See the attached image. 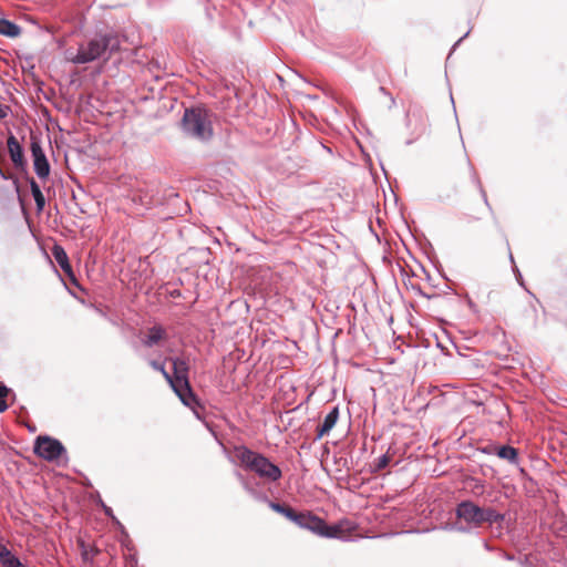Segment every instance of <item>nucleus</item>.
I'll list each match as a JSON object with an SVG mask.
<instances>
[{
  "label": "nucleus",
  "mask_w": 567,
  "mask_h": 567,
  "mask_svg": "<svg viewBox=\"0 0 567 567\" xmlns=\"http://www.w3.org/2000/svg\"><path fill=\"white\" fill-rule=\"evenodd\" d=\"M508 256H509V260H511V262L513 264V268H514L516 265H515V261H514L513 254L509 251V252H508Z\"/></svg>",
  "instance_id": "obj_34"
},
{
  "label": "nucleus",
  "mask_w": 567,
  "mask_h": 567,
  "mask_svg": "<svg viewBox=\"0 0 567 567\" xmlns=\"http://www.w3.org/2000/svg\"><path fill=\"white\" fill-rule=\"evenodd\" d=\"M120 50L118 33L113 29L104 28L81 41L76 53L69 60L73 64H87L97 60L109 61Z\"/></svg>",
  "instance_id": "obj_1"
},
{
  "label": "nucleus",
  "mask_w": 567,
  "mask_h": 567,
  "mask_svg": "<svg viewBox=\"0 0 567 567\" xmlns=\"http://www.w3.org/2000/svg\"><path fill=\"white\" fill-rule=\"evenodd\" d=\"M513 270H514V272H515V275H516V279H517L518 284H519L522 287H524V288H525V290L527 291V293H528V295H530L532 297H534V298H535V295H534L529 289H527V288L524 286L523 277H522V274H520L519 269L517 268V266H515Z\"/></svg>",
  "instance_id": "obj_24"
},
{
  "label": "nucleus",
  "mask_w": 567,
  "mask_h": 567,
  "mask_svg": "<svg viewBox=\"0 0 567 567\" xmlns=\"http://www.w3.org/2000/svg\"><path fill=\"white\" fill-rule=\"evenodd\" d=\"M470 32H471V30H468V31H467L463 37H461V38H460V39H458V40L453 44V47H452V49H451V53H453V52L455 51V49L460 45V43H461L465 38H467V37H468Z\"/></svg>",
  "instance_id": "obj_28"
},
{
  "label": "nucleus",
  "mask_w": 567,
  "mask_h": 567,
  "mask_svg": "<svg viewBox=\"0 0 567 567\" xmlns=\"http://www.w3.org/2000/svg\"><path fill=\"white\" fill-rule=\"evenodd\" d=\"M165 331L159 326H154L148 330L147 336L142 340L143 344L147 348H152L157 344L164 338Z\"/></svg>",
  "instance_id": "obj_18"
},
{
  "label": "nucleus",
  "mask_w": 567,
  "mask_h": 567,
  "mask_svg": "<svg viewBox=\"0 0 567 567\" xmlns=\"http://www.w3.org/2000/svg\"><path fill=\"white\" fill-rule=\"evenodd\" d=\"M148 364L152 367L153 370L161 372L165 380L169 383L171 373L166 371L164 362L151 359L148 360Z\"/></svg>",
  "instance_id": "obj_20"
},
{
  "label": "nucleus",
  "mask_w": 567,
  "mask_h": 567,
  "mask_svg": "<svg viewBox=\"0 0 567 567\" xmlns=\"http://www.w3.org/2000/svg\"><path fill=\"white\" fill-rule=\"evenodd\" d=\"M30 151L33 159V169L40 179H47L51 172L50 163L42 148L41 140L31 134L30 136Z\"/></svg>",
  "instance_id": "obj_9"
},
{
  "label": "nucleus",
  "mask_w": 567,
  "mask_h": 567,
  "mask_svg": "<svg viewBox=\"0 0 567 567\" xmlns=\"http://www.w3.org/2000/svg\"><path fill=\"white\" fill-rule=\"evenodd\" d=\"M33 453L48 462H56L58 464L61 461H63V464L69 462L65 446L60 440L50 435H39L35 437Z\"/></svg>",
  "instance_id": "obj_7"
},
{
  "label": "nucleus",
  "mask_w": 567,
  "mask_h": 567,
  "mask_svg": "<svg viewBox=\"0 0 567 567\" xmlns=\"http://www.w3.org/2000/svg\"><path fill=\"white\" fill-rule=\"evenodd\" d=\"M10 393H12V389L0 381V413H3L8 410L9 405L7 403V399L9 398Z\"/></svg>",
  "instance_id": "obj_19"
},
{
  "label": "nucleus",
  "mask_w": 567,
  "mask_h": 567,
  "mask_svg": "<svg viewBox=\"0 0 567 567\" xmlns=\"http://www.w3.org/2000/svg\"><path fill=\"white\" fill-rule=\"evenodd\" d=\"M24 178L29 183L30 190H31L32 197L34 199L37 210H38V213H41L45 206L44 195H43L39 184L37 183V181L32 176H30L29 173H27Z\"/></svg>",
  "instance_id": "obj_14"
},
{
  "label": "nucleus",
  "mask_w": 567,
  "mask_h": 567,
  "mask_svg": "<svg viewBox=\"0 0 567 567\" xmlns=\"http://www.w3.org/2000/svg\"><path fill=\"white\" fill-rule=\"evenodd\" d=\"M234 454L241 466L256 473L260 478L277 482L282 476V472L278 465L246 445L235 446Z\"/></svg>",
  "instance_id": "obj_5"
},
{
  "label": "nucleus",
  "mask_w": 567,
  "mask_h": 567,
  "mask_svg": "<svg viewBox=\"0 0 567 567\" xmlns=\"http://www.w3.org/2000/svg\"><path fill=\"white\" fill-rule=\"evenodd\" d=\"M471 169H472V181L475 184V186L477 187V189L480 190V185H482V182H481L478 175L476 174V172L474 171L473 166H471Z\"/></svg>",
  "instance_id": "obj_26"
},
{
  "label": "nucleus",
  "mask_w": 567,
  "mask_h": 567,
  "mask_svg": "<svg viewBox=\"0 0 567 567\" xmlns=\"http://www.w3.org/2000/svg\"><path fill=\"white\" fill-rule=\"evenodd\" d=\"M456 518L471 528L496 526L503 528L505 514L499 513L493 506H480L471 499L460 502L455 507Z\"/></svg>",
  "instance_id": "obj_3"
},
{
  "label": "nucleus",
  "mask_w": 567,
  "mask_h": 567,
  "mask_svg": "<svg viewBox=\"0 0 567 567\" xmlns=\"http://www.w3.org/2000/svg\"><path fill=\"white\" fill-rule=\"evenodd\" d=\"M7 145H8V152H9V155H10L13 166L18 171H20V172L24 173V175H27L28 161L24 156V150L12 133H10L8 136Z\"/></svg>",
  "instance_id": "obj_10"
},
{
  "label": "nucleus",
  "mask_w": 567,
  "mask_h": 567,
  "mask_svg": "<svg viewBox=\"0 0 567 567\" xmlns=\"http://www.w3.org/2000/svg\"><path fill=\"white\" fill-rule=\"evenodd\" d=\"M478 451L487 455L496 454V445L488 444L480 447Z\"/></svg>",
  "instance_id": "obj_25"
},
{
  "label": "nucleus",
  "mask_w": 567,
  "mask_h": 567,
  "mask_svg": "<svg viewBox=\"0 0 567 567\" xmlns=\"http://www.w3.org/2000/svg\"><path fill=\"white\" fill-rule=\"evenodd\" d=\"M478 192H480V194L482 196V199H483L485 206L487 207V209L489 210V213L493 216L494 220L496 221V218H495V215H494V210H493V208H492V206H491V204L488 202L487 194H486L483 185H480V190Z\"/></svg>",
  "instance_id": "obj_23"
},
{
  "label": "nucleus",
  "mask_w": 567,
  "mask_h": 567,
  "mask_svg": "<svg viewBox=\"0 0 567 567\" xmlns=\"http://www.w3.org/2000/svg\"><path fill=\"white\" fill-rule=\"evenodd\" d=\"M9 398H10V400H11V403H13V402L16 401L17 395H16V393L12 391V393H10Z\"/></svg>",
  "instance_id": "obj_33"
},
{
  "label": "nucleus",
  "mask_w": 567,
  "mask_h": 567,
  "mask_svg": "<svg viewBox=\"0 0 567 567\" xmlns=\"http://www.w3.org/2000/svg\"><path fill=\"white\" fill-rule=\"evenodd\" d=\"M185 135L206 142L213 136L212 123L206 111L202 109H186L181 122Z\"/></svg>",
  "instance_id": "obj_6"
},
{
  "label": "nucleus",
  "mask_w": 567,
  "mask_h": 567,
  "mask_svg": "<svg viewBox=\"0 0 567 567\" xmlns=\"http://www.w3.org/2000/svg\"><path fill=\"white\" fill-rule=\"evenodd\" d=\"M338 419H339V408L334 406L324 416L323 422L318 426L316 439L320 440L326 434H328L337 424Z\"/></svg>",
  "instance_id": "obj_13"
},
{
  "label": "nucleus",
  "mask_w": 567,
  "mask_h": 567,
  "mask_svg": "<svg viewBox=\"0 0 567 567\" xmlns=\"http://www.w3.org/2000/svg\"><path fill=\"white\" fill-rule=\"evenodd\" d=\"M405 125L410 131V137L405 145H412L427 133V118L421 110L410 109L405 115Z\"/></svg>",
  "instance_id": "obj_8"
},
{
  "label": "nucleus",
  "mask_w": 567,
  "mask_h": 567,
  "mask_svg": "<svg viewBox=\"0 0 567 567\" xmlns=\"http://www.w3.org/2000/svg\"><path fill=\"white\" fill-rule=\"evenodd\" d=\"M10 107L7 106V105H2L0 103V120H3L8 116V112H9Z\"/></svg>",
  "instance_id": "obj_27"
},
{
  "label": "nucleus",
  "mask_w": 567,
  "mask_h": 567,
  "mask_svg": "<svg viewBox=\"0 0 567 567\" xmlns=\"http://www.w3.org/2000/svg\"><path fill=\"white\" fill-rule=\"evenodd\" d=\"M496 455L502 460L508 461L511 464L517 465L519 463L518 450L512 445L496 446Z\"/></svg>",
  "instance_id": "obj_15"
},
{
  "label": "nucleus",
  "mask_w": 567,
  "mask_h": 567,
  "mask_svg": "<svg viewBox=\"0 0 567 567\" xmlns=\"http://www.w3.org/2000/svg\"><path fill=\"white\" fill-rule=\"evenodd\" d=\"M116 525L121 528V532H125L124 526L121 524V522L116 520Z\"/></svg>",
  "instance_id": "obj_35"
},
{
  "label": "nucleus",
  "mask_w": 567,
  "mask_h": 567,
  "mask_svg": "<svg viewBox=\"0 0 567 567\" xmlns=\"http://www.w3.org/2000/svg\"><path fill=\"white\" fill-rule=\"evenodd\" d=\"M237 478L239 480L243 488L257 502L267 503L269 499L268 495L261 491L259 483L255 478L245 477L241 473H236Z\"/></svg>",
  "instance_id": "obj_11"
},
{
  "label": "nucleus",
  "mask_w": 567,
  "mask_h": 567,
  "mask_svg": "<svg viewBox=\"0 0 567 567\" xmlns=\"http://www.w3.org/2000/svg\"><path fill=\"white\" fill-rule=\"evenodd\" d=\"M29 431L34 432L35 431V426H30Z\"/></svg>",
  "instance_id": "obj_36"
},
{
  "label": "nucleus",
  "mask_w": 567,
  "mask_h": 567,
  "mask_svg": "<svg viewBox=\"0 0 567 567\" xmlns=\"http://www.w3.org/2000/svg\"><path fill=\"white\" fill-rule=\"evenodd\" d=\"M405 532H425V533H429V532H432V529L429 528V527H425L423 529H406Z\"/></svg>",
  "instance_id": "obj_31"
},
{
  "label": "nucleus",
  "mask_w": 567,
  "mask_h": 567,
  "mask_svg": "<svg viewBox=\"0 0 567 567\" xmlns=\"http://www.w3.org/2000/svg\"><path fill=\"white\" fill-rule=\"evenodd\" d=\"M321 536H326V537H337L339 536L340 534H332V533H329V534H320Z\"/></svg>",
  "instance_id": "obj_32"
},
{
  "label": "nucleus",
  "mask_w": 567,
  "mask_h": 567,
  "mask_svg": "<svg viewBox=\"0 0 567 567\" xmlns=\"http://www.w3.org/2000/svg\"><path fill=\"white\" fill-rule=\"evenodd\" d=\"M22 29L20 25L8 19H0V34L7 38H17L21 34Z\"/></svg>",
  "instance_id": "obj_17"
},
{
  "label": "nucleus",
  "mask_w": 567,
  "mask_h": 567,
  "mask_svg": "<svg viewBox=\"0 0 567 567\" xmlns=\"http://www.w3.org/2000/svg\"><path fill=\"white\" fill-rule=\"evenodd\" d=\"M168 360L173 364V374H171L169 381L171 388L181 402L199 417L198 409L202 405L188 380V363L182 358H169Z\"/></svg>",
  "instance_id": "obj_4"
},
{
  "label": "nucleus",
  "mask_w": 567,
  "mask_h": 567,
  "mask_svg": "<svg viewBox=\"0 0 567 567\" xmlns=\"http://www.w3.org/2000/svg\"><path fill=\"white\" fill-rule=\"evenodd\" d=\"M52 255L54 257V260L60 266V268L63 270V272L69 276L73 281H75V276L72 269V266L69 261V257L64 248L58 244H55L52 248Z\"/></svg>",
  "instance_id": "obj_12"
},
{
  "label": "nucleus",
  "mask_w": 567,
  "mask_h": 567,
  "mask_svg": "<svg viewBox=\"0 0 567 567\" xmlns=\"http://www.w3.org/2000/svg\"><path fill=\"white\" fill-rule=\"evenodd\" d=\"M478 192H480V194L482 196V199H483L485 206L487 207V209L489 210V213L493 216L494 220L496 221V218H495V215H494V210H493V208H492V206H491V204L488 202L487 194H486L483 185H480V190Z\"/></svg>",
  "instance_id": "obj_22"
},
{
  "label": "nucleus",
  "mask_w": 567,
  "mask_h": 567,
  "mask_svg": "<svg viewBox=\"0 0 567 567\" xmlns=\"http://www.w3.org/2000/svg\"><path fill=\"white\" fill-rule=\"evenodd\" d=\"M379 91H380L381 93H383V94H385V95H389V96H390V101H391V105H390V107H392V106H394V105H395V99H394L390 93H388V91L385 90V87L380 86V87H379Z\"/></svg>",
  "instance_id": "obj_29"
},
{
  "label": "nucleus",
  "mask_w": 567,
  "mask_h": 567,
  "mask_svg": "<svg viewBox=\"0 0 567 567\" xmlns=\"http://www.w3.org/2000/svg\"><path fill=\"white\" fill-rule=\"evenodd\" d=\"M268 506L291 522L296 527L308 532H357L348 520L329 524L323 517L308 511H297L286 503L270 501Z\"/></svg>",
  "instance_id": "obj_2"
},
{
  "label": "nucleus",
  "mask_w": 567,
  "mask_h": 567,
  "mask_svg": "<svg viewBox=\"0 0 567 567\" xmlns=\"http://www.w3.org/2000/svg\"><path fill=\"white\" fill-rule=\"evenodd\" d=\"M104 512L107 516H112V508L107 507L104 503H102Z\"/></svg>",
  "instance_id": "obj_30"
},
{
  "label": "nucleus",
  "mask_w": 567,
  "mask_h": 567,
  "mask_svg": "<svg viewBox=\"0 0 567 567\" xmlns=\"http://www.w3.org/2000/svg\"><path fill=\"white\" fill-rule=\"evenodd\" d=\"M78 545L81 549V557H82L83 561L92 564L93 558L99 553L97 548L93 544H91L90 542H87L86 539H84L82 537L78 538Z\"/></svg>",
  "instance_id": "obj_16"
},
{
  "label": "nucleus",
  "mask_w": 567,
  "mask_h": 567,
  "mask_svg": "<svg viewBox=\"0 0 567 567\" xmlns=\"http://www.w3.org/2000/svg\"><path fill=\"white\" fill-rule=\"evenodd\" d=\"M389 463H390V456L388 454H382L381 456H379L375 460L372 472L375 473V472L382 471L383 468H385L389 465Z\"/></svg>",
  "instance_id": "obj_21"
}]
</instances>
